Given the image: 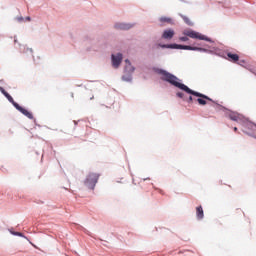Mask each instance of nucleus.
<instances>
[{
    "label": "nucleus",
    "instance_id": "obj_1",
    "mask_svg": "<svg viewBox=\"0 0 256 256\" xmlns=\"http://www.w3.org/2000/svg\"><path fill=\"white\" fill-rule=\"evenodd\" d=\"M158 74L161 76L160 79H162V81H166L168 83H170L172 86L179 88L182 91H185V93L189 94V95H194L196 97H198L197 102L199 105H206V101H211V98H209L207 95L201 94L200 92H195L193 91L191 88H188L187 85H184L183 83L178 82L179 78L174 76L173 74L160 69Z\"/></svg>",
    "mask_w": 256,
    "mask_h": 256
},
{
    "label": "nucleus",
    "instance_id": "obj_2",
    "mask_svg": "<svg viewBox=\"0 0 256 256\" xmlns=\"http://www.w3.org/2000/svg\"><path fill=\"white\" fill-rule=\"evenodd\" d=\"M98 178H100V175L96 173H90L84 182L85 186L88 187L90 190H94V187H96V184L98 182Z\"/></svg>",
    "mask_w": 256,
    "mask_h": 256
},
{
    "label": "nucleus",
    "instance_id": "obj_3",
    "mask_svg": "<svg viewBox=\"0 0 256 256\" xmlns=\"http://www.w3.org/2000/svg\"><path fill=\"white\" fill-rule=\"evenodd\" d=\"M162 48H172L177 50H188V51H205V49H202L200 47L184 46V45H178V44L162 45Z\"/></svg>",
    "mask_w": 256,
    "mask_h": 256
},
{
    "label": "nucleus",
    "instance_id": "obj_4",
    "mask_svg": "<svg viewBox=\"0 0 256 256\" xmlns=\"http://www.w3.org/2000/svg\"><path fill=\"white\" fill-rule=\"evenodd\" d=\"M183 34L192 39H198L201 41H210V39L206 36L201 35L199 32L193 30H185Z\"/></svg>",
    "mask_w": 256,
    "mask_h": 256
},
{
    "label": "nucleus",
    "instance_id": "obj_5",
    "mask_svg": "<svg viewBox=\"0 0 256 256\" xmlns=\"http://www.w3.org/2000/svg\"><path fill=\"white\" fill-rule=\"evenodd\" d=\"M111 59H112V67L119 68L123 60V55L122 53H118L116 55L112 54Z\"/></svg>",
    "mask_w": 256,
    "mask_h": 256
},
{
    "label": "nucleus",
    "instance_id": "obj_6",
    "mask_svg": "<svg viewBox=\"0 0 256 256\" xmlns=\"http://www.w3.org/2000/svg\"><path fill=\"white\" fill-rule=\"evenodd\" d=\"M17 111H20L22 115H24L26 118L33 119L32 113H30L27 109L23 108L19 104H15L14 106Z\"/></svg>",
    "mask_w": 256,
    "mask_h": 256
},
{
    "label": "nucleus",
    "instance_id": "obj_7",
    "mask_svg": "<svg viewBox=\"0 0 256 256\" xmlns=\"http://www.w3.org/2000/svg\"><path fill=\"white\" fill-rule=\"evenodd\" d=\"M135 72V67L131 65L130 60L125 59V68H124V73H129L133 74Z\"/></svg>",
    "mask_w": 256,
    "mask_h": 256
},
{
    "label": "nucleus",
    "instance_id": "obj_8",
    "mask_svg": "<svg viewBox=\"0 0 256 256\" xmlns=\"http://www.w3.org/2000/svg\"><path fill=\"white\" fill-rule=\"evenodd\" d=\"M0 92H2V94L4 95V97H6L7 100L10 101V103H11L13 106L18 105V103H16V102L14 101V98H13L8 92H6V90H5L3 87H1V86H0Z\"/></svg>",
    "mask_w": 256,
    "mask_h": 256
},
{
    "label": "nucleus",
    "instance_id": "obj_9",
    "mask_svg": "<svg viewBox=\"0 0 256 256\" xmlns=\"http://www.w3.org/2000/svg\"><path fill=\"white\" fill-rule=\"evenodd\" d=\"M174 35H175V32L173 29H166L163 32L162 38L165 40H170L174 37Z\"/></svg>",
    "mask_w": 256,
    "mask_h": 256
},
{
    "label": "nucleus",
    "instance_id": "obj_10",
    "mask_svg": "<svg viewBox=\"0 0 256 256\" xmlns=\"http://www.w3.org/2000/svg\"><path fill=\"white\" fill-rule=\"evenodd\" d=\"M133 27V25L131 24H126V23H117L115 25V28L118 30H123V31H127L130 30Z\"/></svg>",
    "mask_w": 256,
    "mask_h": 256
},
{
    "label": "nucleus",
    "instance_id": "obj_11",
    "mask_svg": "<svg viewBox=\"0 0 256 256\" xmlns=\"http://www.w3.org/2000/svg\"><path fill=\"white\" fill-rule=\"evenodd\" d=\"M228 61L236 63L239 61V55L238 54H233L231 52L227 53Z\"/></svg>",
    "mask_w": 256,
    "mask_h": 256
},
{
    "label": "nucleus",
    "instance_id": "obj_12",
    "mask_svg": "<svg viewBox=\"0 0 256 256\" xmlns=\"http://www.w3.org/2000/svg\"><path fill=\"white\" fill-rule=\"evenodd\" d=\"M196 216L198 220L204 219V209L202 208V206H198L196 208Z\"/></svg>",
    "mask_w": 256,
    "mask_h": 256
},
{
    "label": "nucleus",
    "instance_id": "obj_13",
    "mask_svg": "<svg viewBox=\"0 0 256 256\" xmlns=\"http://www.w3.org/2000/svg\"><path fill=\"white\" fill-rule=\"evenodd\" d=\"M121 79H123V81H125V82H131L132 81V73L124 72V75L121 77Z\"/></svg>",
    "mask_w": 256,
    "mask_h": 256
},
{
    "label": "nucleus",
    "instance_id": "obj_14",
    "mask_svg": "<svg viewBox=\"0 0 256 256\" xmlns=\"http://www.w3.org/2000/svg\"><path fill=\"white\" fill-rule=\"evenodd\" d=\"M229 119L232 121H239L240 120V115L236 112H231L229 114Z\"/></svg>",
    "mask_w": 256,
    "mask_h": 256
},
{
    "label": "nucleus",
    "instance_id": "obj_15",
    "mask_svg": "<svg viewBox=\"0 0 256 256\" xmlns=\"http://www.w3.org/2000/svg\"><path fill=\"white\" fill-rule=\"evenodd\" d=\"M159 21L162 23H167V24L173 25V19H171L169 17H160Z\"/></svg>",
    "mask_w": 256,
    "mask_h": 256
},
{
    "label": "nucleus",
    "instance_id": "obj_16",
    "mask_svg": "<svg viewBox=\"0 0 256 256\" xmlns=\"http://www.w3.org/2000/svg\"><path fill=\"white\" fill-rule=\"evenodd\" d=\"M181 18H183V21L185 22L186 25H189V26L193 25V23L191 22V20L187 16L181 15Z\"/></svg>",
    "mask_w": 256,
    "mask_h": 256
},
{
    "label": "nucleus",
    "instance_id": "obj_17",
    "mask_svg": "<svg viewBox=\"0 0 256 256\" xmlns=\"http://www.w3.org/2000/svg\"><path fill=\"white\" fill-rule=\"evenodd\" d=\"M176 96L179 97V98H181V99H185L183 92H177V93H176Z\"/></svg>",
    "mask_w": 256,
    "mask_h": 256
},
{
    "label": "nucleus",
    "instance_id": "obj_18",
    "mask_svg": "<svg viewBox=\"0 0 256 256\" xmlns=\"http://www.w3.org/2000/svg\"><path fill=\"white\" fill-rule=\"evenodd\" d=\"M184 101L191 103L193 101V98H192V96H189L188 99L184 98Z\"/></svg>",
    "mask_w": 256,
    "mask_h": 256
},
{
    "label": "nucleus",
    "instance_id": "obj_19",
    "mask_svg": "<svg viewBox=\"0 0 256 256\" xmlns=\"http://www.w3.org/2000/svg\"><path fill=\"white\" fill-rule=\"evenodd\" d=\"M188 40H189V39H188V37H187V36L180 37V41L185 42V41H188Z\"/></svg>",
    "mask_w": 256,
    "mask_h": 256
},
{
    "label": "nucleus",
    "instance_id": "obj_20",
    "mask_svg": "<svg viewBox=\"0 0 256 256\" xmlns=\"http://www.w3.org/2000/svg\"><path fill=\"white\" fill-rule=\"evenodd\" d=\"M252 130L256 133V125H252Z\"/></svg>",
    "mask_w": 256,
    "mask_h": 256
},
{
    "label": "nucleus",
    "instance_id": "obj_21",
    "mask_svg": "<svg viewBox=\"0 0 256 256\" xmlns=\"http://www.w3.org/2000/svg\"><path fill=\"white\" fill-rule=\"evenodd\" d=\"M17 236H19V237H22V233H20V232H17V233H15Z\"/></svg>",
    "mask_w": 256,
    "mask_h": 256
},
{
    "label": "nucleus",
    "instance_id": "obj_22",
    "mask_svg": "<svg viewBox=\"0 0 256 256\" xmlns=\"http://www.w3.org/2000/svg\"><path fill=\"white\" fill-rule=\"evenodd\" d=\"M25 20L26 21H31V17L28 16V17L25 18Z\"/></svg>",
    "mask_w": 256,
    "mask_h": 256
},
{
    "label": "nucleus",
    "instance_id": "obj_23",
    "mask_svg": "<svg viewBox=\"0 0 256 256\" xmlns=\"http://www.w3.org/2000/svg\"><path fill=\"white\" fill-rule=\"evenodd\" d=\"M233 131H235V132H236V131H238V128H236V127H235V128H233Z\"/></svg>",
    "mask_w": 256,
    "mask_h": 256
},
{
    "label": "nucleus",
    "instance_id": "obj_24",
    "mask_svg": "<svg viewBox=\"0 0 256 256\" xmlns=\"http://www.w3.org/2000/svg\"><path fill=\"white\" fill-rule=\"evenodd\" d=\"M238 211V213H241V210H237Z\"/></svg>",
    "mask_w": 256,
    "mask_h": 256
},
{
    "label": "nucleus",
    "instance_id": "obj_25",
    "mask_svg": "<svg viewBox=\"0 0 256 256\" xmlns=\"http://www.w3.org/2000/svg\"><path fill=\"white\" fill-rule=\"evenodd\" d=\"M93 98H94V97L92 96V98H90V100H93Z\"/></svg>",
    "mask_w": 256,
    "mask_h": 256
}]
</instances>
